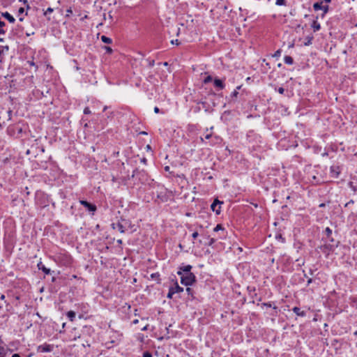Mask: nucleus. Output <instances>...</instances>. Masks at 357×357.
I'll return each instance as SVG.
<instances>
[{"mask_svg": "<svg viewBox=\"0 0 357 357\" xmlns=\"http://www.w3.org/2000/svg\"><path fill=\"white\" fill-rule=\"evenodd\" d=\"M280 55H281V50H277V51L274 53V54L273 55V57H279V56H280Z\"/></svg>", "mask_w": 357, "mask_h": 357, "instance_id": "bb28decb", "label": "nucleus"}, {"mask_svg": "<svg viewBox=\"0 0 357 357\" xmlns=\"http://www.w3.org/2000/svg\"><path fill=\"white\" fill-rule=\"evenodd\" d=\"M186 291L188 293V294H191L192 289L190 287L186 288Z\"/></svg>", "mask_w": 357, "mask_h": 357, "instance_id": "58836bf2", "label": "nucleus"}, {"mask_svg": "<svg viewBox=\"0 0 357 357\" xmlns=\"http://www.w3.org/2000/svg\"><path fill=\"white\" fill-rule=\"evenodd\" d=\"M0 299H1V301H3V300L5 299V295L2 294V295L1 296V297H0Z\"/></svg>", "mask_w": 357, "mask_h": 357, "instance_id": "c03bdc74", "label": "nucleus"}, {"mask_svg": "<svg viewBox=\"0 0 357 357\" xmlns=\"http://www.w3.org/2000/svg\"><path fill=\"white\" fill-rule=\"evenodd\" d=\"M324 1H325L326 3H330L331 1V0H323Z\"/></svg>", "mask_w": 357, "mask_h": 357, "instance_id": "3c124183", "label": "nucleus"}, {"mask_svg": "<svg viewBox=\"0 0 357 357\" xmlns=\"http://www.w3.org/2000/svg\"><path fill=\"white\" fill-rule=\"evenodd\" d=\"M334 167H331V170L333 172Z\"/></svg>", "mask_w": 357, "mask_h": 357, "instance_id": "e2e57ef3", "label": "nucleus"}, {"mask_svg": "<svg viewBox=\"0 0 357 357\" xmlns=\"http://www.w3.org/2000/svg\"><path fill=\"white\" fill-rule=\"evenodd\" d=\"M112 227L114 229H117L121 233L125 232L124 227L121 223H117L116 225L112 224Z\"/></svg>", "mask_w": 357, "mask_h": 357, "instance_id": "9b49d317", "label": "nucleus"}, {"mask_svg": "<svg viewBox=\"0 0 357 357\" xmlns=\"http://www.w3.org/2000/svg\"><path fill=\"white\" fill-rule=\"evenodd\" d=\"M285 63L291 65L294 63L293 58L290 56H285L284 58Z\"/></svg>", "mask_w": 357, "mask_h": 357, "instance_id": "dca6fc26", "label": "nucleus"}, {"mask_svg": "<svg viewBox=\"0 0 357 357\" xmlns=\"http://www.w3.org/2000/svg\"><path fill=\"white\" fill-rule=\"evenodd\" d=\"M214 85L215 86L219 88L220 89H223L225 88V84L223 82L218 78L214 79Z\"/></svg>", "mask_w": 357, "mask_h": 357, "instance_id": "1a4fd4ad", "label": "nucleus"}, {"mask_svg": "<svg viewBox=\"0 0 357 357\" xmlns=\"http://www.w3.org/2000/svg\"><path fill=\"white\" fill-rule=\"evenodd\" d=\"M105 49L106 50V52L108 54H111L113 52L112 49L110 47H105Z\"/></svg>", "mask_w": 357, "mask_h": 357, "instance_id": "2f4dec72", "label": "nucleus"}, {"mask_svg": "<svg viewBox=\"0 0 357 357\" xmlns=\"http://www.w3.org/2000/svg\"><path fill=\"white\" fill-rule=\"evenodd\" d=\"M324 206H325V204H321L319 205V206H320V207H324Z\"/></svg>", "mask_w": 357, "mask_h": 357, "instance_id": "864d4df0", "label": "nucleus"}, {"mask_svg": "<svg viewBox=\"0 0 357 357\" xmlns=\"http://www.w3.org/2000/svg\"><path fill=\"white\" fill-rule=\"evenodd\" d=\"M52 349V347L50 344L40 345L38 347V350H41L43 352H49Z\"/></svg>", "mask_w": 357, "mask_h": 357, "instance_id": "6e6552de", "label": "nucleus"}, {"mask_svg": "<svg viewBox=\"0 0 357 357\" xmlns=\"http://www.w3.org/2000/svg\"><path fill=\"white\" fill-rule=\"evenodd\" d=\"M220 204H222V202H220L218 199H215L211 206V210L215 212L217 215L220 213Z\"/></svg>", "mask_w": 357, "mask_h": 357, "instance_id": "7ed1b4c3", "label": "nucleus"}, {"mask_svg": "<svg viewBox=\"0 0 357 357\" xmlns=\"http://www.w3.org/2000/svg\"><path fill=\"white\" fill-rule=\"evenodd\" d=\"M278 91L280 93V94H283L284 92V88L282 87H280L278 89Z\"/></svg>", "mask_w": 357, "mask_h": 357, "instance_id": "473e14b6", "label": "nucleus"}, {"mask_svg": "<svg viewBox=\"0 0 357 357\" xmlns=\"http://www.w3.org/2000/svg\"><path fill=\"white\" fill-rule=\"evenodd\" d=\"M2 16L8 20L10 23H14L15 21V18L8 12L3 13Z\"/></svg>", "mask_w": 357, "mask_h": 357, "instance_id": "9d476101", "label": "nucleus"}, {"mask_svg": "<svg viewBox=\"0 0 357 357\" xmlns=\"http://www.w3.org/2000/svg\"><path fill=\"white\" fill-rule=\"evenodd\" d=\"M264 305L269 307L272 306L271 303H264Z\"/></svg>", "mask_w": 357, "mask_h": 357, "instance_id": "a18cd8bd", "label": "nucleus"}, {"mask_svg": "<svg viewBox=\"0 0 357 357\" xmlns=\"http://www.w3.org/2000/svg\"><path fill=\"white\" fill-rule=\"evenodd\" d=\"M84 114H91V110H90V109L88 107L84 108Z\"/></svg>", "mask_w": 357, "mask_h": 357, "instance_id": "c85d7f7f", "label": "nucleus"}, {"mask_svg": "<svg viewBox=\"0 0 357 357\" xmlns=\"http://www.w3.org/2000/svg\"><path fill=\"white\" fill-rule=\"evenodd\" d=\"M201 140H202V142H204V138H203V137H201Z\"/></svg>", "mask_w": 357, "mask_h": 357, "instance_id": "680f3d73", "label": "nucleus"}, {"mask_svg": "<svg viewBox=\"0 0 357 357\" xmlns=\"http://www.w3.org/2000/svg\"><path fill=\"white\" fill-rule=\"evenodd\" d=\"M3 40V39L0 38V42H2Z\"/></svg>", "mask_w": 357, "mask_h": 357, "instance_id": "bf43d9fd", "label": "nucleus"}, {"mask_svg": "<svg viewBox=\"0 0 357 357\" xmlns=\"http://www.w3.org/2000/svg\"><path fill=\"white\" fill-rule=\"evenodd\" d=\"M37 266L39 270L43 271L46 275H49L51 273V270L50 268H46L41 261L38 263Z\"/></svg>", "mask_w": 357, "mask_h": 357, "instance_id": "39448f33", "label": "nucleus"}, {"mask_svg": "<svg viewBox=\"0 0 357 357\" xmlns=\"http://www.w3.org/2000/svg\"><path fill=\"white\" fill-rule=\"evenodd\" d=\"M164 65H165V66H167V62H165V63H164Z\"/></svg>", "mask_w": 357, "mask_h": 357, "instance_id": "052dcab7", "label": "nucleus"}, {"mask_svg": "<svg viewBox=\"0 0 357 357\" xmlns=\"http://www.w3.org/2000/svg\"><path fill=\"white\" fill-rule=\"evenodd\" d=\"M324 12L323 13V15H324L326 13H328V6H323L322 7V9H321Z\"/></svg>", "mask_w": 357, "mask_h": 357, "instance_id": "b1692460", "label": "nucleus"}, {"mask_svg": "<svg viewBox=\"0 0 357 357\" xmlns=\"http://www.w3.org/2000/svg\"><path fill=\"white\" fill-rule=\"evenodd\" d=\"M312 38H313V37H307V38H306L307 41L305 43V45H309L310 44H311V41H312Z\"/></svg>", "mask_w": 357, "mask_h": 357, "instance_id": "a878e982", "label": "nucleus"}, {"mask_svg": "<svg viewBox=\"0 0 357 357\" xmlns=\"http://www.w3.org/2000/svg\"><path fill=\"white\" fill-rule=\"evenodd\" d=\"M8 45H6V46H0V56L1 55V54H3L5 51H8Z\"/></svg>", "mask_w": 357, "mask_h": 357, "instance_id": "aec40b11", "label": "nucleus"}, {"mask_svg": "<svg viewBox=\"0 0 357 357\" xmlns=\"http://www.w3.org/2000/svg\"><path fill=\"white\" fill-rule=\"evenodd\" d=\"M220 230H224V228L222 227V225H217L216 227L213 229V231L215 232L219 231Z\"/></svg>", "mask_w": 357, "mask_h": 357, "instance_id": "412c9836", "label": "nucleus"}, {"mask_svg": "<svg viewBox=\"0 0 357 357\" xmlns=\"http://www.w3.org/2000/svg\"><path fill=\"white\" fill-rule=\"evenodd\" d=\"M117 243H118V244H122V240L121 239L117 240Z\"/></svg>", "mask_w": 357, "mask_h": 357, "instance_id": "8fccbe9b", "label": "nucleus"}, {"mask_svg": "<svg viewBox=\"0 0 357 357\" xmlns=\"http://www.w3.org/2000/svg\"><path fill=\"white\" fill-rule=\"evenodd\" d=\"M165 170L166 172H168V171L169 170V166H166V167H165Z\"/></svg>", "mask_w": 357, "mask_h": 357, "instance_id": "49530a36", "label": "nucleus"}, {"mask_svg": "<svg viewBox=\"0 0 357 357\" xmlns=\"http://www.w3.org/2000/svg\"><path fill=\"white\" fill-rule=\"evenodd\" d=\"M200 103H202L203 105H205V102H201Z\"/></svg>", "mask_w": 357, "mask_h": 357, "instance_id": "6e6d98bb", "label": "nucleus"}, {"mask_svg": "<svg viewBox=\"0 0 357 357\" xmlns=\"http://www.w3.org/2000/svg\"><path fill=\"white\" fill-rule=\"evenodd\" d=\"M24 8H19V10H18V13H19L20 14L23 13H24Z\"/></svg>", "mask_w": 357, "mask_h": 357, "instance_id": "4c0bfd02", "label": "nucleus"}, {"mask_svg": "<svg viewBox=\"0 0 357 357\" xmlns=\"http://www.w3.org/2000/svg\"><path fill=\"white\" fill-rule=\"evenodd\" d=\"M53 12V8H48L45 12L44 13V15H47L48 13H52Z\"/></svg>", "mask_w": 357, "mask_h": 357, "instance_id": "cd10ccee", "label": "nucleus"}, {"mask_svg": "<svg viewBox=\"0 0 357 357\" xmlns=\"http://www.w3.org/2000/svg\"><path fill=\"white\" fill-rule=\"evenodd\" d=\"M199 227L200 229H202V228H203L202 225H199Z\"/></svg>", "mask_w": 357, "mask_h": 357, "instance_id": "4d7b16f0", "label": "nucleus"}, {"mask_svg": "<svg viewBox=\"0 0 357 357\" xmlns=\"http://www.w3.org/2000/svg\"><path fill=\"white\" fill-rule=\"evenodd\" d=\"M322 3H323V1H318V2L314 3L313 5V8L314 9V10H321L322 7H323Z\"/></svg>", "mask_w": 357, "mask_h": 357, "instance_id": "ddd939ff", "label": "nucleus"}, {"mask_svg": "<svg viewBox=\"0 0 357 357\" xmlns=\"http://www.w3.org/2000/svg\"><path fill=\"white\" fill-rule=\"evenodd\" d=\"M11 357H21L18 354H14Z\"/></svg>", "mask_w": 357, "mask_h": 357, "instance_id": "37998d69", "label": "nucleus"}, {"mask_svg": "<svg viewBox=\"0 0 357 357\" xmlns=\"http://www.w3.org/2000/svg\"><path fill=\"white\" fill-rule=\"evenodd\" d=\"M3 348L0 347V355L3 354Z\"/></svg>", "mask_w": 357, "mask_h": 357, "instance_id": "79ce46f5", "label": "nucleus"}, {"mask_svg": "<svg viewBox=\"0 0 357 357\" xmlns=\"http://www.w3.org/2000/svg\"><path fill=\"white\" fill-rule=\"evenodd\" d=\"M241 86H238V87L236 88V90H234V91L231 93V99L232 100H235L236 99L237 96H238V91H237V90H238V89H241Z\"/></svg>", "mask_w": 357, "mask_h": 357, "instance_id": "4468645a", "label": "nucleus"}, {"mask_svg": "<svg viewBox=\"0 0 357 357\" xmlns=\"http://www.w3.org/2000/svg\"><path fill=\"white\" fill-rule=\"evenodd\" d=\"M68 13H72L71 10H68Z\"/></svg>", "mask_w": 357, "mask_h": 357, "instance_id": "13d9d810", "label": "nucleus"}, {"mask_svg": "<svg viewBox=\"0 0 357 357\" xmlns=\"http://www.w3.org/2000/svg\"><path fill=\"white\" fill-rule=\"evenodd\" d=\"M178 274L181 275V283L185 286L192 285L196 280L195 275L192 273L184 275L181 271H178Z\"/></svg>", "mask_w": 357, "mask_h": 357, "instance_id": "f257e3e1", "label": "nucleus"}, {"mask_svg": "<svg viewBox=\"0 0 357 357\" xmlns=\"http://www.w3.org/2000/svg\"><path fill=\"white\" fill-rule=\"evenodd\" d=\"M171 289L173 290L174 293H180L183 291V288L178 286L177 283L175 284L174 287H171Z\"/></svg>", "mask_w": 357, "mask_h": 357, "instance_id": "f8f14e48", "label": "nucleus"}, {"mask_svg": "<svg viewBox=\"0 0 357 357\" xmlns=\"http://www.w3.org/2000/svg\"><path fill=\"white\" fill-rule=\"evenodd\" d=\"M80 204L86 207L89 211L94 212L96 210V206L85 200H80Z\"/></svg>", "mask_w": 357, "mask_h": 357, "instance_id": "20e7f679", "label": "nucleus"}, {"mask_svg": "<svg viewBox=\"0 0 357 357\" xmlns=\"http://www.w3.org/2000/svg\"><path fill=\"white\" fill-rule=\"evenodd\" d=\"M149 65L150 66H153L154 65V61L153 60L152 61H151Z\"/></svg>", "mask_w": 357, "mask_h": 357, "instance_id": "09e8293b", "label": "nucleus"}, {"mask_svg": "<svg viewBox=\"0 0 357 357\" xmlns=\"http://www.w3.org/2000/svg\"><path fill=\"white\" fill-rule=\"evenodd\" d=\"M312 278H308L307 280V284H310V283H312Z\"/></svg>", "mask_w": 357, "mask_h": 357, "instance_id": "a19ab883", "label": "nucleus"}, {"mask_svg": "<svg viewBox=\"0 0 357 357\" xmlns=\"http://www.w3.org/2000/svg\"><path fill=\"white\" fill-rule=\"evenodd\" d=\"M275 3L278 6H284L286 3V1L285 0H276Z\"/></svg>", "mask_w": 357, "mask_h": 357, "instance_id": "4be33fe9", "label": "nucleus"}, {"mask_svg": "<svg viewBox=\"0 0 357 357\" xmlns=\"http://www.w3.org/2000/svg\"><path fill=\"white\" fill-rule=\"evenodd\" d=\"M109 18L112 19V16L110 13H109Z\"/></svg>", "mask_w": 357, "mask_h": 357, "instance_id": "5fc2aeb1", "label": "nucleus"}, {"mask_svg": "<svg viewBox=\"0 0 357 357\" xmlns=\"http://www.w3.org/2000/svg\"><path fill=\"white\" fill-rule=\"evenodd\" d=\"M151 277L152 278H155L159 277V274L158 273H153V274L151 275Z\"/></svg>", "mask_w": 357, "mask_h": 357, "instance_id": "e433bc0d", "label": "nucleus"}, {"mask_svg": "<svg viewBox=\"0 0 357 357\" xmlns=\"http://www.w3.org/2000/svg\"><path fill=\"white\" fill-rule=\"evenodd\" d=\"M331 241L332 243H327L321 247V249L324 253L328 254L331 251H333L335 248L337 247V242L335 243L333 238L331 239Z\"/></svg>", "mask_w": 357, "mask_h": 357, "instance_id": "f03ea898", "label": "nucleus"}, {"mask_svg": "<svg viewBox=\"0 0 357 357\" xmlns=\"http://www.w3.org/2000/svg\"><path fill=\"white\" fill-rule=\"evenodd\" d=\"M159 111H160V110H159V108H158V107H155L154 108V112H155V113H158V112H159Z\"/></svg>", "mask_w": 357, "mask_h": 357, "instance_id": "ea45409f", "label": "nucleus"}, {"mask_svg": "<svg viewBox=\"0 0 357 357\" xmlns=\"http://www.w3.org/2000/svg\"><path fill=\"white\" fill-rule=\"evenodd\" d=\"M138 321H139L138 319H135V320H133L132 323L134 324H137L138 323Z\"/></svg>", "mask_w": 357, "mask_h": 357, "instance_id": "de8ad7c7", "label": "nucleus"}, {"mask_svg": "<svg viewBox=\"0 0 357 357\" xmlns=\"http://www.w3.org/2000/svg\"><path fill=\"white\" fill-rule=\"evenodd\" d=\"M212 77L211 75H208L205 79H204V83L207 84L212 81Z\"/></svg>", "mask_w": 357, "mask_h": 357, "instance_id": "5701e85b", "label": "nucleus"}, {"mask_svg": "<svg viewBox=\"0 0 357 357\" xmlns=\"http://www.w3.org/2000/svg\"><path fill=\"white\" fill-rule=\"evenodd\" d=\"M143 357H152V354L149 351H145L143 354Z\"/></svg>", "mask_w": 357, "mask_h": 357, "instance_id": "c756f323", "label": "nucleus"}, {"mask_svg": "<svg viewBox=\"0 0 357 357\" xmlns=\"http://www.w3.org/2000/svg\"><path fill=\"white\" fill-rule=\"evenodd\" d=\"M192 269V266L186 265L182 267H180V270L178 271H181L183 274L187 275L188 273H191L190 271Z\"/></svg>", "mask_w": 357, "mask_h": 357, "instance_id": "0eeeda50", "label": "nucleus"}, {"mask_svg": "<svg viewBox=\"0 0 357 357\" xmlns=\"http://www.w3.org/2000/svg\"><path fill=\"white\" fill-rule=\"evenodd\" d=\"M209 238V242H208L209 245H212L216 241V240L213 238Z\"/></svg>", "mask_w": 357, "mask_h": 357, "instance_id": "7c9ffc66", "label": "nucleus"}, {"mask_svg": "<svg viewBox=\"0 0 357 357\" xmlns=\"http://www.w3.org/2000/svg\"><path fill=\"white\" fill-rule=\"evenodd\" d=\"M211 137H212V135H211V134H210V133H209V134H206V135H205V136H204V139H209Z\"/></svg>", "mask_w": 357, "mask_h": 357, "instance_id": "f704fd0d", "label": "nucleus"}, {"mask_svg": "<svg viewBox=\"0 0 357 357\" xmlns=\"http://www.w3.org/2000/svg\"><path fill=\"white\" fill-rule=\"evenodd\" d=\"M67 316L69 318V319L73 321L75 317V312L74 311H69L67 313Z\"/></svg>", "mask_w": 357, "mask_h": 357, "instance_id": "f3484780", "label": "nucleus"}, {"mask_svg": "<svg viewBox=\"0 0 357 357\" xmlns=\"http://www.w3.org/2000/svg\"><path fill=\"white\" fill-rule=\"evenodd\" d=\"M101 40L105 43H107V44H110L112 43V40L110 38H108L105 36H101Z\"/></svg>", "mask_w": 357, "mask_h": 357, "instance_id": "a211bd4d", "label": "nucleus"}, {"mask_svg": "<svg viewBox=\"0 0 357 357\" xmlns=\"http://www.w3.org/2000/svg\"><path fill=\"white\" fill-rule=\"evenodd\" d=\"M325 234L327 238H330L332 234V230L329 227H326L325 229Z\"/></svg>", "mask_w": 357, "mask_h": 357, "instance_id": "6ab92c4d", "label": "nucleus"}, {"mask_svg": "<svg viewBox=\"0 0 357 357\" xmlns=\"http://www.w3.org/2000/svg\"><path fill=\"white\" fill-rule=\"evenodd\" d=\"M146 328H147V326H144L142 330V331H145V330H146Z\"/></svg>", "mask_w": 357, "mask_h": 357, "instance_id": "603ef678", "label": "nucleus"}, {"mask_svg": "<svg viewBox=\"0 0 357 357\" xmlns=\"http://www.w3.org/2000/svg\"><path fill=\"white\" fill-rule=\"evenodd\" d=\"M199 234L197 231H195L194 233H192V237L195 239L197 236H198Z\"/></svg>", "mask_w": 357, "mask_h": 357, "instance_id": "72a5a7b5", "label": "nucleus"}, {"mask_svg": "<svg viewBox=\"0 0 357 357\" xmlns=\"http://www.w3.org/2000/svg\"><path fill=\"white\" fill-rule=\"evenodd\" d=\"M171 43L173 44V45L176 44V45H178L179 44V42H178V40H171Z\"/></svg>", "mask_w": 357, "mask_h": 357, "instance_id": "c9c22d12", "label": "nucleus"}, {"mask_svg": "<svg viewBox=\"0 0 357 357\" xmlns=\"http://www.w3.org/2000/svg\"><path fill=\"white\" fill-rule=\"evenodd\" d=\"M174 294V293L173 290H172L171 288H169V292L167 294V298H172Z\"/></svg>", "mask_w": 357, "mask_h": 357, "instance_id": "393cba45", "label": "nucleus"}, {"mask_svg": "<svg viewBox=\"0 0 357 357\" xmlns=\"http://www.w3.org/2000/svg\"><path fill=\"white\" fill-rule=\"evenodd\" d=\"M312 27L313 28L314 31H319L321 28L320 24L318 23L316 20L313 21Z\"/></svg>", "mask_w": 357, "mask_h": 357, "instance_id": "2eb2a0df", "label": "nucleus"}, {"mask_svg": "<svg viewBox=\"0 0 357 357\" xmlns=\"http://www.w3.org/2000/svg\"><path fill=\"white\" fill-rule=\"evenodd\" d=\"M292 310L298 316L305 317L306 315L305 312L303 310H301V308H299L298 307H293Z\"/></svg>", "mask_w": 357, "mask_h": 357, "instance_id": "423d86ee", "label": "nucleus"}]
</instances>
